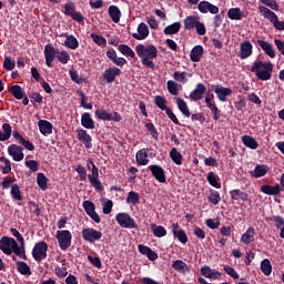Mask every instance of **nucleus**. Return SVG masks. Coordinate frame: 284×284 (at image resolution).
I'll use <instances>...</instances> for the list:
<instances>
[{"label": "nucleus", "instance_id": "nucleus-7", "mask_svg": "<svg viewBox=\"0 0 284 284\" xmlns=\"http://www.w3.org/2000/svg\"><path fill=\"white\" fill-rule=\"evenodd\" d=\"M88 179L95 192H103L105 190L101 180H99V168H97V164L92 163L91 174L88 175Z\"/></svg>", "mask_w": 284, "mask_h": 284}, {"label": "nucleus", "instance_id": "nucleus-13", "mask_svg": "<svg viewBox=\"0 0 284 284\" xmlns=\"http://www.w3.org/2000/svg\"><path fill=\"white\" fill-rule=\"evenodd\" d=\"M78 140L83 143L87 150H92V136L85 129H78L77 130Z\"/></svg>", "mask_w": 284, "mask_h": 284}, {"label": "nucleus", "instance_id": "nucleus-56", "mask_svg": "<svg viewBox=\"0 0 284 284\" xmlns=\"http://www.w3.org/2000/svg\"><path fill=\"white\" fill-rule=\"evenodd\" d=\"M84 212L90 216V214L97 212V206L93 204L92 201L87 200L82 203Z\"/></svg>", "mask_w": 284, "mask_h": 284}, {"label": "nucleus", "instance_id": "nucleus-9", "mask_svg": "<svg viewBox=\"0 0 284 284\" xmlns=\"http://www.w3.org/2000/svg\"><path fill=\"white\" fill-rule=\"evenodd\" d=\"M148 170H150L152 176L155 178V181H158L159 183H165V181H168L163 166L159 164H152L148 166Z\"/></svg>", "mask_w": 284, "mask_h": 284}, {"label": "nucleus", "instance_id": "nucleus-53", "mask_svg": "<svg viewBox=\"0 0 284 284\" xmlns=\"http://www.w3.org/2000/svg\"><path fill=\"white\" fill-rule=\"evenodd\" d=\"M166 88L170 94L173 97H176L179 94V83H176L174 80H169L166 82Z\"/></svg>", "mask_w": 284, "mask_h": 284}, {"label": "nucleus", "instance_id": "nucleus-61", "mask_svg": "<svg viewBox=\"0 0 284 284\" xmlns=\"http://www.w3.org/2000/svg\"><path fill=\"white\" fill-rule=\"evenodd\" d=\"M146 130L150 132L152 139H155V141L159 140V131L156 130V126H154V123L149 122L145 124Z\"/></svg>", "mask_w": 284, "mask_h": 284}, {"label": "nucleus", "instance_id": "nucleus-57", "mask_svg": "<svg viewBox=\"0 0 284 284\" xmlns=\"http://www.w3.org/2000/svg\"><path fill=\"white\" fill-rule=\"evenodd\" d=\"M126 203H129L131 205H139V203H140L139 193H136L134 191L129 192V195L126 197Z\"/></svg>", "mask_w": 284, "mask_h": 284}, {"label": "nucleus", "instance_id": "nucleus-47", "mask_svg": "<svg viewBox=\"0 0 284 284\" xmlns=\"http://www.w3.org/2000/svg\"><path fill=\"white\" fill-rule=\"evenodd\" d=\"M181 32V22H174L164 28V34H179Z\"/></svg>", "mask_w": 284, "mask_h": 284}, {"label": "nucleus", "instance_id": "nucleus-2", "mask_svg": "<svg viewBox=\"0 0 284 284\" xmlns=\"http://www.w3.org/2000/svg\"><path fill=\"white\" fill-rule=\"evenodd\" d=\"M251 72H254L260 81H270L272 72H274V64L272 62L256 61L253 63Z\"/></svg>", "mask_w": 284, "mask_h": 284}, {"label": "nucleus", "instance_id": "nucleus-23", "mask_svg": "<svg viewBox=\"0 0 284 284\" xmlns=\"http://www.w3.org/2000/svg\"><path fill=\"white\" fill-rule=\"evenodd\" d=\"M19 256V258H23V261H28V256L26 255V247L17 243V240L12 239L11 241V253Z\"/></svg>", "mask_w": 284, "mask_h": 284}, {"label": "nucleus", "instance_id": "nucleus-29", "mask_svg": "<svg viewBox=\"0 0 284 284\" xmlns=\"http://www.w3.org/2000/svg\"><path fill=\"white\" fill-rule=\"evenodd\" d=\"M203 45H195L190 53L191 61H193V63H199V61H201V57H203Z\"/></svg>", "mask_w": 284, "mask_h": 284}, {"label": "nucleus", "instance_id": "nucleus-32", "mask_svg": "<svg viewBox=\"0 0 284 284\" xmlns=\"http://www.w3.org/2000/svg\"><path fill=\"white\" fill-rule=\"evenodd\" d=\"M206 181L212 187H215V190H221V184L219 183L221 181V178L216 175L213 171H210L206 175Z\"/></svg>", "mask_w": 284, "mask_h": 284}, {"label": "nucleus", "instance_id": "nucleus-33", "mask_svg": "<svg viewBox=\"0 0 284 284\" xmlns=\"http://www.w3.org/2000/svg\"><path fill=\"white\" fill-rule=\"evenodd\" d=\"M135 161L138 165H148L150 163V160H148V149H141L136 152Z\"/></svg>", "mask_w": 284, "mask_h": 284}, {"label": "nucleus", "instance_id": "nucleus-64", "mask_svg": "<svg viewBox=\"0 0 284 284\" xmlns=\"http://www.w3.org/2000/svg\"><path fill=\"white\" fill-rule=\"evenodd\" d=\"M16 63L14 61H12L11 57H6L4 61H3V68L4 70H7L8 72L12 71V69L14 68Z\"/></svg>", "mask_w": 284, "mask_h": 284}, {"label": "nucleus", "instance_id": "nucleus-10", "mask_svg": "<svg viewBox=\"0 0 284 284\" xmlns=\"http://www.w3.org/2000/svg\"><path fill=\"white\" fill-rule=\"evenodd\" d=\"M8 154L13 161L19 163V161H23V146L18 144H11L8 146Z\"/></svg>", "mask_w": 284, "mask_h": 284}, {"label": "nucleus", "instance_id": "nucleus-3", "mask_svg": "<svg viewBox=\"0 0 284 284\" xmlns=\"http://www.w3.org/2000/svg\"><path fill=\"white\" fill-rule=\"evenodd\" d=\"M115 221L120 227H124L125 230H136V227H139L136 221H134L129 213H118L115 215Z\"/></svg>", "mask_w": 284, "mask_h": 284}, {"label": "nucleus", "instance_id": "nucleus-20", "mask_svg": "<svg viewBox=\"0 0 284 284\" xmlns=\"http://www.w3.org/2000/svg\"><path fill=\"white\" fill-rule=\"evenodd\" d=\"M106 57L114 65H118V68H123L128 63V60L125 58H119L116 57V50L110 49L106 51Z\"/></svg>", "mask_w": 284, "mask_h": 284}, {"label": "nucleus", "instance_id": "nucleus-37", "mask_svg": "<svg viewBox=\"0 0 284 284\" xmlns=\"http://www.w3.org/2000/svg\"><path fill=\"white\" fill-rule=\"evenodd\" d=\"M254 227H248L246 230V232L242 235L241 237V242L244 244V245H250V243H254Z\"/></svg>", "mask_w": 284, "mask_h": 284}, {"label": "nucleus", "instance_id": "nucleus-59", "mask_svg": "<svg viewBox=\"0 0 284 284\" xmlns=\"http://www.w3.org/2000/svg\"><path fill=\"white\" fill-rule=\"evenodd\" d=\"M75 172H78L80 181H88V169L85 166L79 164Z\"/></svg>", "mask_w": 284, "mask_h": 284}, {"label": "nucleus", "instance_id": "nucleus-34", "mask_svg": "<svg viewBox=\"0 0 284 284\" xmlns=\"http://www.w3.org/2000/svg\"><path fill=\"white\" fill-rule=\"evenodd\" d=\"M109 17L113 23H119L121 21V9L119 7L112 4L109 7Z\"/></svg>", "mask_w": 284, "mask_h": 284}, {"label": "nucleus", "instance_id": "nucleus-49", "mask_svg": "<svg viewBox=\"0 0 284 284\" xmlns=\"http://www.w3.org/2000/svg\"><path fill=\"white\" fill-rule=\"evenodd\" d=\"M261 272L264 276H270V274H272V262H270V260L264 258L261 262Z\"/></svg>", "mask_w": 284, "mask_h": 284}, {"label": "nucleus", "instance_id": "nucleus-31", "mask_svg": "<svg viewBox=\"0 0 284 284\" xmlns=\"http://www.w3.org/2000/svg\"><path fill=\"white\" fill-rule=\"evenodd\" d=\"M176 105H178V110H180V112L186 116V119H190L191 113H190V106H187V102H185V100H183L182 98H176Z\"/></svg>", "mask_w": 284, "mask_h": 284}, {"label": "nucleus", "instance_id": "nucleus-43", "mask_svg": "<svg viewBox=\"0 0 284 284\" xmlns=\"http://www.w3.org/2000/svg\"><path fill=\"white\" fill-rule=\"evenodd\" d=\"M151 230L156 239H163V236H168V230H165L162 225L151 224Z\"/></svg>", "mask_w": 284, "mask_h": 284}, {"label": "nucleus", "instance_id": "nucleus-27", "mask_svg": "<svg viewBox=\"0 0 284 284\" xmlns=\"http://www.w3.org/2000/svg\"><path fill=\"white\" fill-rule=\"evenodd\" d=\"M81 125L84 126L85 130H94V128H97L95 122L89 112L81 115Z\"/></svg>", "mask_w": 284, "mask_h": 284}, {"label": "nucleus", "instance_id": "nucleus-35", "mask_svg": "<svg viewBox=\"0 0 284 284\" xmlns=\"http://www.w3.org/2000/svg\"><path fill=\"white\" fill-rule=\"evenodd\" d=\"M260 12H263V17L264 19H267L268 21H271V23H274V21H276L278 19V16H276V13L272 10H270L267 7H258Z\"/></svg>", "mask_w": 284, "mask_h": 284}, {"label": "nucleus", "instance_id": "nucleus-1", "mask_svg": "<svg viewBox=\"0 0 284 284\" xmlns=\"http://www.w3.org/2000/svg\"><path fill=\"white\" fill-rule=\"evenodd\" d=\"M135 52L141 59L142 65L149 68L150 70H156V64H154L153 59H156L159 55V49L154 44H138L135 47Z\"/></svg>", "mask_w": 284, "mask_h": 284}, {"label": "nucleus", "instance_id": "nucleus-25", "mask_svg": "<svg viewBox=\"0 0 284 284\" xmlns=\"http://www.w3.org/2000/svg\"><path fill=\"white\" fill-rule=\"evenodd\" d=\"M12 237L3 236L0 240V250L3 252V254H7V256H10L12 254Z\"/></svg>", "mask_w": 284, "mask_h": 284}, {"label": "nucleus", "instance_id": "nucleus-17", "mask_svg": "<svg viewBox=\"0 0 284 284\" xmlns=\"http://www.w3.org/2000/svg\"><path fill=\"white\" fill-rule=\"evenodd\" d=\"M132 37L133 39H136V41L148 39V37H150V29L148 28V24H145V22H141L138 26V33H133Z\"/></svg>", "mask_w": 284, "mask_h": 284}, {"label": "nucleus", "instance_id": "nucleus-62", "mask_svg": "<svg viewBox=\"0 0 284 284\" xmlns=\"http://www.w3.org/2000/svg\"><path fill=\"white\" fill-rule=\"evenodd\" d=\"M187 72L183 71V72H179L175 71L173 73V79H175V81H179L180 83H187Z\"/></svg>", "mask_w": 284, "mask_h": 284}, {"label": "nucleus", "instance_id": "nucleus-12", "mask_svg": "<svg viewBox=\"0 0 284 284\" xmlns=\"http://www.w3.org/2000/svg\"><path fill=\"white\" fill-rule=\"evenodd\" d=\"M102 77L106 83H114L116 81V77H121V69L116 67L105 69Z\"/></svg>", "mask_w": 284, "mask_h": 284}, {"label": "nucleus", "instance_id": "nucleus-26", "mask_svg": "<svg viewBox=\"0 0 284 284\" xmlns=\"http://www.w3.org/2000/svg\"><path fill=\"white\" fill-rule=\"evenodd\" d=\"M230 196L232 201H242L243 203L247 202L250 199V195L241 191V189L230 191Z\"/></svg>", "mask_w": 284, "mask_h": 284}, {"label": "nucleus", "instance_id": "nucleus-58", "mask_svg": "<svg viewBox=\"0 0 284 284\" xmlns=\"http://www.w3.org/2000/svg\"><path fill=\"white\" fill-rule=\"evenodd\" d=\"M0 163H4L2 174H10V172H12V163L6 156L0 158Z\"/></svg>", "mask_w": 284, "mask_h": 284}, {"label": "nucleus", "instance_id": "nucleus-55", "mask_svg": "<svg viewBox=\"0 0 284 284\" xmlns=\"http://www.w3.org/2000/svg\"><path fill=\"white\" fill-rule=\"evenodd\" d=\"M11 196L14 201H23V196L21 195V189H19V184L11 185Z\"/></svg>", "mask_w": 284, "mask_h": 284}, {"label": "nucleus", "instance_id": "nucleus-22", "mask_svg": "<svg viewBox=\"0 0 284 284\" xmlns=\"http://www.w3.org/2000/svg\"><path fill=\"white\" fill-rule=\"evenodd\" d=\"M267 172H270V166H267V164H257L253 171H250V175L252 179H261L262 176H265Z\"/></svg>", "mask_w": 284, "mask_h": 284}, {"label": "nucleus", "instance_id": "nucleus-21", "mask_svg": "<svg viewBox=\"0 0 284 284\" xmlns=\"http://www.w3.org/2000/svg\"><path fill=\"white\" fill-rule=\"evenodd\" d=\"M261 192L267 196H278L283 192V189L281 184H275L274 186L266 184L261 186Z\"/></svg>", "mask_w": 284, "mask_h": 284}, {"label": "nucleus", "instance_id": "nucleus-19", "mask_svg": "<svg viewBox=\"0 0 284 284\" xmlns=\"http://www.w3.org/2000/svg\"><path fill=\"white\" fill-rule=\"evenodd\" d=\"M44 58L48 68H52V62L57 59V50L52 44H47L44 47Z\"/></svg>", "mask_w": 284, "mask_h": 284}, {"label": "nucleus", "instance_id": "nucleus-41", "mask_svg": "<svg viewBox=\"0 0 284 284\" xmlns=\"http://www.w3.org/2000/svg\"><path fill=\"white\" fill-rule=\"evenodd\" d=\"M227 17L231 21H241L243 19V11H241V8H231L227 11Z\"/></svg>", "mask_w": 284, "mask_h": 284}, {"label": "nucleus", "instance_id": "nucleus-30", "mask_svg": "<svg viewBox=\"0 0 284 284\" xmlns=\"http://www.w3.org/2000/svg\"><path fill=\"white\" fill-rule=\"evenodd\" d=\"M242 143H243V145H245V148H248L250 150L258 149V142L252 135L242 136Z\"/></svg>", "mask_w": 284, "mask_h": 284}, {"label": "nucleus", "instance_id": "nucleus-36", "mask_svg": "<svg viewBox=\"0 0 284 284\" xmlns=\"http://www.w3.org/2000/svg\"><path fill=\"white\" fill-rule=\"evenodd\" d=\"M199 21H200L199 17H196V16H187L184 19V29L185 30H194V28H196Z\"/></svg>", "mask_w": 284, "mask_h": 284}, {"label": "nucleus", "instance_id": "nucleus-52", "mask_svg": "<svg viewBox=\"0 0 284 284\" xmlns=\"http://www.w3.org/2000/svg\"><path fill=\"white\" fill-rule=\"evenodd\" d=\"M55 59H58V61H60V63L65 65V63H68V61H70V53H68V51L57 50Z\"/></svg>", "mask_w": 284, "mask_h": 284}, {"label": "nucleus", "instance_id": "nucleus-42", "mask_svg": "<svg viewBox=\"0 0 284 284\" xmlns=\"http://www.w3.org/2000/svg\"><path fill=\"white\" fill-rule=\"evenodd\" d=\"M170 159L175 163V165H183V155L179 150H176V148L171 149Z\"/></svg>", "mask_w": 284, "mask_h": 284}, {"label": "nucleus", "instance_id": "nucleus-48", "mask_svg": "<svg viewBox=\"0 0 284 284\" xmlns=\"http://www.w3.org/2000/svg\"><path fill=\"white\" fill-rule=\"evenodd\" d=\"M48 178L44 173H38L37 175V183L38 186L42 190V192H45L48 190Z\"/></svg>", "mask_w": 284, "mask_h": 284}, {"label": "nucleus", "instance_id": "nucleus-11", "mask_svg": "<svg viewBox=\"0 0 284 284\" xmlns=\"http://www.w3.org/2000/svg\"><path fill=\"white\" fill-rule=\"evenodd\" d=\"M197 10L202 14H207L209 12L211 14H219V7L212 4V2L206 1V0H203V1L199 2Z\"/></svg>", "mask_w": 284, "mask_h": 284}, {"label": "nucleus", "instance_id": "nucleus-54", "mask_svg": "<svg viewBox=\"0 0 284 284\" xmlns=\"http://www.w3.org/2000/svg\"><path fill=\"white\" fill-rule=\"evenodd\" d=\"M91 39L97 43L100 48H105L108 45V40L103 38V36H99L97 33H91Z\"/></svg>", "mask_w": 284, "mask_h": 284}, {"label": "nucleus", "instance_id": "nucleus-51", "mask_svg": "<svg viewBox=\"0 0 284 284\" xmlns=\"http://www.w3.org/2000/svg\"><path fill=\"white\" fill-rule=\"evenodd\" d=\"M64 45L70 50H77L79 48V40L74 36H69L64 41Z\"/></svg>", "mask_w": 284, "mask_h": 284}, {"label": "nucleus", "instance_id": "nucleus-8", "mask_svg": "<svg viewBox=\"0 0 284 284\" xmlns=\"http://www.w3.org/2000/svg\"><path fill=\"white\" fill-rule=\"evenodd\" d=\"M82 239L88 241V243H95V241H101V239H103V232L94 229H83Z\"/></svg>", "mask_w": 284, "mask_h": 284}, {"label": "nucleus", "instance_id": "nucleus-14", "mask_svg": "<svg viewBox=\"0 0 284 284\" xmlns=\"http://www.w3.org/2000/svg\"><path fill=\"white\" fill-rule=\"evenodd\" d=\"M213 88L219 101H222V103H225L227 97L232 95V89L230 88H225L221 84L213 85Z\"/></svg>", "mask_w": 284, "mask_h": 284}, {"label": "nucleus", "instance_id": "nucleus-18", "mask_svg": "<svg viewBox=\"0 0 284 284\" xmlns=\"http://www.w3.org/2000/svg\"><path fill=\"white\" fill-rule=\"evenodd\" d=\"M207 92V88L203 83H197L195 89L190 93L191 101H201L203 94Z\"/></svg>", "mask_w": 284, "mask_h": 284}, {"label": "nucleus", "instance_id": "nucleus-4", "mask_svg": "<svg viewBox=\"0 0 284 284\" xmlns=\"http://www.w3.org/2000/svg\"><path fill=\"white\" fill-rule=\"evenodd\" d=\"M57 241L60 250L65 252V250L72 245V233L68 230L57 231Z\"/></svg>", "mask_w": 284, "mask_h": 284}, {"label": "nucleus", "instance_id": "nucleus-63", "mask_svg": "<svg viewBox=\"0 0 284 284\" xmlns=\"http://www.w3.org/2000/svg\"><path fill=\"white\" fill-rule=\"evenodd\" d=\"M224 272H225V274L231 276V278H234V281H239L240 276H239V273L236 272V270H234V267L226 265V266H224Z\"/></svg>", "mask_w": 284, "mask_h": 284}, {"label": "nucleus", "instance_id": "nucleus-44", "mask_svg": "<svg viewBox=\"0 0 284 284\" xmlns=\"http://www.w3.org/2000/svg\"><path fill=\"white\" fill-rule=\"evenodd\" d=\"M118 50L124 57H130L131 59L136 58V53H134V50H132V48H130V45H128V44H120Z\"/></svg>", "mask_w": 284, "mask_h": 284}, {"label": "nucleus", "instance_id": "nucleus-45", "mask_svg": "<svg viewBox=\"0 0 284 284\" xmlns=\"http://www.w3.org/2000/svg\"><path fill=\"white\" fill-rule=\"evenodd\" d=\"M94 115L100 120V121H112V113H109L104 109H97L94 111Z\"/></svg>", "mask_w": 284, "mask_h": 284}, {"label": "nucleus", "instance_id": "nucleus-60", "mask_svg": "<svg viewBox=\"0 0 284 284\" xmlns=\"http://www.w3.org/2000/svg\"><path fill=\"white\" fill-rule=\"evenodd\" d=\"M78 94L81 97V105L84 108V110H92V104L88 103V97H85V92L82 90L78 91Z\"/></svg>", "mask_w": 284, "mask_h": 284}, {"label": "nucleus", "instance_id": "nucleus-24", "mask_svg": "<svg viewBox=\"0 0 284 284\" xmlns=\"http://www.w3.org/2000/svg\"><path fill=\"white\" fill-rule=\"evenodd\" d=\"M257 45L262 48L265 54H267V57H270L271 59H274L276 57V51L274 50V45H272V43L265 40H257Z\"/></svg>", "mask_w": 284, "mask_h": 284}, {"label": "nucleus", "instance_id": "nucleus-38", "mask_svg": "<svg viewBox=\"0 0 284 284\" xmlns=\"http://www.w3.org/2000/svg\"><path fill=\"white\" fill-rule=\"evenodd\" d=\"M10 136H12V125L3 123L2 131L0 130V141H8Z\"/></svg>", "mask_w": 284, "mask_h": 284}, {"label": "nucleus", "instance_id": "nucleus-28", "mask_svg": "<svg viewBox=\"0 0 284 284\" xmlns=\"http://www.w3.org/2000/svg\"><path fill=\"white\" fill-rule=\"evenodd\" d=\"M38 128L43 136H49V134H52L53 126L48 120H39Z\"/></svg>", "mask_w": 284, "mask_h": 284}, {"label": "nucleus", "instance_id": "nucleus-46", "mask_svg": "<svg viewBox=\"0 0 284 284\" xmlns=\"http://www.w3.org/2000/svg\"><path fill=\"white\" fill-rule=\"evenodd\" d=\"M207 201L212 205H219V203H221V193L216 190L211 189L210 195L207 196Z\"/></svg>", "mask_w": 284, "mask_h": 284}, {"label": "nucleus", "instance_id": "nucleus-16", "mask_svg": "<svg viewBox=\"0 0 284 284\" xmlns=\"http://www.w3.org/2000/svg\"><path fill=\"white\" fill-rule=\"evenodd\" d=\"M254 47L252 45V42L248 40L244 41L240 45V59H250V55L253 54Z\"/></svg>", "mask_w": 284, "mask_h": 284}, {"label": "nucleus", "instance_id": "nucleus-5", "mask_svg": "<svg viewBox=\"0 0 284 284\" xmlns=\"http://www.w3.org/2000/svg\"><path fill=\"white\" fill-rule=\"evenodd\" d=\"M63 8L65 17H71V19H73V21H77V23H83L85 18L82 16L81 11H75L77 6L74 4V2H68L63 6Z\"/></svg>", "mask_w": 284, "mask_h": 284}, {"label": "nucleus", "instance_id": "nucleus-50", "mask_svg": "<svg viewBox=\"0 0 284 284\" xmlns=\"http://www.w3.org/2000/svg\"><path fill=\"white\" fill-rule=\"evenodd\" d=\"M154 103L162 111H166L169 109L168 108V99H165V97L155 95Z\"/></svg>", "mask_w": 284, "mask_h": 284}, {"label": "nucleus", "instance_id": "nucleus-40", "mask_svg": "<svg viewBox=\"0 0 284 284\" xmlns=\"http://www.w3.org/2000/svg\"><path fill=\"white\" fill-rule=\"evenodd\" d=\"M9 92H10V94H12V97H14L18 101H21V99H23V95L26 94V92H23V89H22L21 85H19V84L11 85V87L9 88Z\"/></svg>", "mask_w": 284, "mask_h": 284}, {"label": "nucleus", "instance_id": "nucleus-39", "mask_svg": "<svg viewBox=\"0 0 284 284\" xmlns=\"http://www.w3.org/2000/svg\"><path fill=\"white\" fill-rule=\"evenodd\" d=\"M17 270H18L19 274H21L22 276H30L32 274L30 266L28 265V263H26L23 261L17 262Z\"/></svg>", "mask_w": 284, "mask_h": 284}, {"label": "nucleus", "instance_id": "nucleus-15", "mask_svg": "<svg viewBox=\"0 0 284 284\" xmlns=\"http://www.w3.org/2000/svg\"><path fill=\"white\" fill-rule=\"evenodd\" d=\"M179 223H173L172 224V234L174 236V239L179 240L180 243H183V245H185V243H187V233H185V231L183 229H179Z\"/></svg>", "mask_w": 284, "mask_h": 284}, {"label": "nucleus", "instance_id": "nucleus-6", "mask_svg": "<svg viewBox=\"0 0 284 284\" xmlns=\"http://www.w3.org/2000/svg\"><path fill=\"white\" fill-rule=\"evenodd\" d=\"M32 256L34 261L41 263L43 258H48V243L45 242H38L36 243L32 250Z\"/></svg>", "mask_w": 284, "mask_h": 284}]
</instances>
